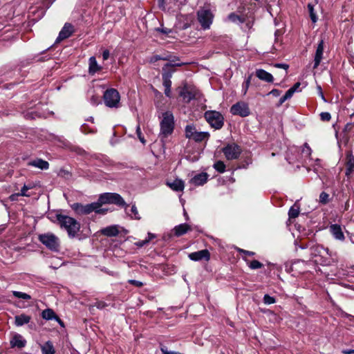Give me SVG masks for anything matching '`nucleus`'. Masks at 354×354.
Here are the masks:
<instances>
[{"mask_svg":"<svg viewBox=\"0 0 354 354\" xmlns=\"http://www.w3.org/2000/svg\"><path fill=\"white\" fill-rule=\"evenodd\" d=\"M342 353L344 354H354V349H344Z\"/></svg>","mask_w":354,"mask_h":354,"instance_id":"338daca9","label":"nucleus"},{"mask_svg":"<svg viewBox=\"0 0 354 354\" xmlns=\"http://www.w3.org/2000/svg\"><path fill=\"white\" fill-rule=\"evenodd\" d=\"M300 85L301 84L299 82H297L290 88L293 90L294 93L299 91Z\"/></svg>","mask_w":354,"mask_h":354,"instance_id":"052dcab7","label":"nucleus"},{"mask_svg":"<svg viewBox=\"0 0 354 354\" xmlns=\"http://www.w3.org/2000/svg\"><path fill=\"white\" fill-rule=\"evenodd\" d=\"M230 113L232 115H239L241 117H247L250 114L248 105L243 102H239L230 108Z\"/></svg>","mask_w":354,"mask_h":354,"instance_id":"f8f14e48","label":"nucleus"},{"mask_svg":"<svg viewBox=\"0 0 354 354\" xmlns=\"http://www.w3.org/2000/svg\"><path fill=\"white\" fill-rule=\"evenodd\" d=\"M317 90H318V94L321 97V98L323 100L324 102H326V100L324 95V93L322 92V87L320 86H317Z\"/></svg>","mask_w":354,"mask_h":354,"instance_id":"680f3d73","label":"nucleus"},{"mask_svg":"<svg viewBox=\"0 0 354 354\" xmlns=\"http://www.w3.org/2000/svg\"><path fill=\"white\" fill-rule=\"evenodd\" d=\"M227 19L233 23L243 24L244 22V19L234 12L230 13L227 16Z\"/></svg>","mask_w":354,"mask_h":354,"instance_id":"f704fd0d","label":"nucleus"},{"mask_svg":"<svg viewBox=\"0 0 354 354\" xmlns=\"http://www.w3.org/2000/svg\"><path fill=\"white\" fill-rule=\"evenodd\" d=\"M103 100L105 105L109 108H118L120 95L115 88H109L104 93Z\"/></svg>","mask_w":354,"mask_h":354,"instance_id":"0eeeda50","label":"nucleus"},{"mask_svg":"<svg viewBox=\"0 0 354 354\" xmlns=\"http://www.w3.org/2000/svg\"><path fill=\"white\" fill-rule=\"evenodd\" d=\"M174 117L171 111H166L162 113V120L160 122V134L164 138L171 135L174 129Z\"/></svg>","mask_w":354,"mask_h":354,"instance_id":"7ed1b4c3","label":"nucleus"},{"mask_svg":"<svg viewBox=\"0 0 354 354\" xmlns=\"http://www.w3.org/2000/svg\"><path fill=\"white\" fill-rule=\"evenodd\" d=\"M188 257L192 261H198L203 259H205L206 261H208L210 259V253L207 250L205 249L197 252H192L189 254Z\"/></svg>","mask_w":354,"mask_h":354,"instance_id":"4468645a","label":"nucleus"},{"mask_svg":"<svg viewBox=\"0 0 354 354\" xmlns=\"http://www.w3.org/2000/svg\"><path fill=\"white\" fill-rule=\"evenodd\" d=\"M10 344L11 348H22L26 345V340L23 337V336L19 333H15L10 341Z\"/></svg>","mask_w":354,"mask_h":354,"instance_id":"2eb2a0df","label":"nucleus"},{"mask_svg":"<svg viewBox=\"0 0 354 354\" xmlns=\"http://www.w3.org/2000/svg\"><path fill=\"white\" fill-rule=\"evenodd\" d=\"M319 115L321 120L324 122H328L331 119V115L328 112H322Z\"/></svg>","mask_w":354,"mask_h":354,"instance_id":"a18cd8bd","label":"nucleus"},{"mask_svg":"<svg viewBox=\"0 0 354 354\" xmlns=\"http://www.w3.org/2000/svg\"><path fill=\"white\" fill-rule=\"evenodd\" d=\"M286 100H288V99L286 98V97L285 95L282 96L279 101V103L277 104L278 106H280L281 105L283 104V103H284Z\"/></svg>","mask_w":354,"mask_h":354,"instance_id":"69168bd1","label":"nucleus"},{"mask_svg":"<svg viewBox=\"0 0 354 354\" xmlns=\"http://www.w3.org/2000/svg\"><path fill=\"white\" fill-rule=\"evenodd\" d=\"M252 73L250 74L248 77H246V79L245 80L244 82L243 83V85H242V91H243V95H245L248 90V88L250 85V83H251V80H252Z\"/></svg>","mask_w":354,"mask_h":354,"instance_id":"e433bc0d","label":"nucleus"},{"mask_svg":"<svg viewBox=\"0 0 354 354\" xmlns=\"http://www.w3.org/2000/svg\"><path fill=\"white\" fill-rule=\"evenodd\" d=\"M238 252L240 254H243L244 255H248V256H254L255 254V253L254 252L245 250L241 249V248L238 249Z\"/></svg>","mask_w":354,"mask_h":354,"instance_id":"8fccbe9b","label":"nucleus"},{"mask_svg":"<svg viewBox=\"0 0 354 354\" xmlns=\"http://www.w3.org/2000/svg\"><path fill=\"white\" fill-rule=\"evenodd\" d=\"M94 306L95 307H97L98 309H102L104 307H106L107 305L105 302L99 301L95 302Z\"/></svg>","mask_w":354,"mask_h":354,"instance_id":"864d4df0","label":"nucleus"},{"mask_svg":"<svg viewBox=\"0 0 354 354\" xmlns=\"http://www.w3.org/2000/svg\"><path fill=\"white\" fill-rule=\"evenodd\" d=\"M308 9L310 14V19L313 23H315L317 20V17L316 16V14L314 11V6L311 3L308 4Z\"/></svg>","mask_w":354,"mask_h":354,"instance_id":"ea45409f","label":"nucleus"},{"mask_svg":"<svg viewBox=\"0 0 354 354\" xmlns=\"http://www.w3.org/2000/svg\"><path fill=\"white\" fill-rule=\"evenodd\" d=\"M101 69L102 66L98 65L95 57L94 56L91 57L88 59V73L91 75H94Z\"/></svg>","mask_w":354,"mask_h":354,"instance_id":"393cba45","label":"nucleus"},{"mask_svg":"<svg viewBox=\"0 0 354 354\" xmlns=\"http://www.w3.org/2000/svg\"><path fill=\"white\" fill-rule=\"evenodd\" d=\"M131 214H129V216L136 220H140V216L139 215L138 209L135 205H133L131 208Z\"/></svg>","mask_w":354,"mask_h":354,"instance_id":"a19ab883","label":"nucleus"},{"mask_svg":"<svg viewBox=\"0 0 354 354\" xmlns=\"http://www.w3.org/2000/svg\"><path fill=\"white\" fill-rule=\"evenodd\" d=\"M41 317L46 320H57L60 325H63V322L57 316L55 313L50 308L45 309L41 313Z\"/></svg>","mask_w":354,"mask_h":354,"instance_id":"412c9836","label":"nucleus"},{"mask_svg":"<svg viewBox=\"0 0 354 354\" xmlns=\"http://www.w3.org/2000/svg\"><path fill=\"white\" fill-rule=\"evenodd\" d=\"M98 202L100 203V208H102V205L106 203L115 204L118 206L124 207L126 209L128 207L122 197L117 193H104L101 194Z\"/></svg>","mask_w":354,"mask_h":354,"instance_id":"20e7f679","label":"nucleus"},{"mask_svg":"<svg viewBox=\"0 0 354 354\" xmlns=\"http://www.w3.org/2000/svg\"><path fill=\"white\" fill-rule=\"evenodd\" d=\"M286 100H288V99L286 98V97L285 95L282 96L279 101V103L277 104L278 106H280L281 105L283 104V103H284Z\"/></svg>","mask_w":354,"mask_h":354,"instance_id":"0e129e2a","label":"nucleus"},{"mask_svg":"<svg viewBox=\"0 0 354 354\" xmlns=\"http://www.w3.org/2000/svg\"><path fill=\"white\" fill-rule=\"evenodd\" d=\"M294 93H295L293 92V90H292L291 88H289V89L286 92V93H285V95H284L286 97V98H287L288 100H289V99H290V98L292 97V95H293V94H294Z\"/></svg>","mask_w":354,"mask_h":354,"instance_id":"bf43d9fd","label":"nucleus"},{"mask_svg":"<svg viewBox=\"0 0 354 354\" xmlns=\"http://www.w3.org/2000/svg\"><path fill=\"white\" fill-rule=\"evenodd\" d=\"M256 76L262 81H264L268 83H272L274 81V77L272 75L266 71L259 68L255 71Z\"/></svg>","mask_w":354,"mask_h":354,"instance_id":"6ab92c4d","label":"nucleus"},{"mask_svg":"<svg viewBox=\"0 0 354 354\" xmlns=\"http://www.w3.org/2000/svg\"><path fill=\"white\" fill-rule=\"evenodd\" d=\"M110 53L109 50H104L102 53V58L104 60H107L109 58Z\"/></svg>","mask_w":354,"mask_h":354,"instance_id":"e2e57ef3","label":"nucleus"},{"mask_svg":"<svg viewBox=\"0 0 354 354\" xmlns=\"http://www.w3.org/2000/svg\"><path fill=\"white\" fill-rule=\"evenodd\" d=\"M274 66L276 68H283L286 71L288 70V68H289V66L288 64H279V63H277V64H275Z\"/></svg>","mask_w":354,"mask_h":354,"instance_id":"13d9d810","label":"nucleus"},{"mask_svg":"<svg viewBox=\"0 0 354 354\" xmlns=\"http://www.w3.org/2000/svg\"><path fill=\"white\" fill-rule=\"evenodd\" d=\"M346 159L345 174L348 178L354 173V157L352 154H348Z\"/></svg>","mask_w":354,"mask_h":354,"instance_id":"bb28decb","label":"nucleus"},{"mask_svg":"<svg viewBox=\"0 0 354 354\" xmlns=\"http://www.w3.org/2000/svg\"><path fill=\"white\" fill-rule=\"evenodd\" d=\"M31 187L24 185L21 189V192L17 194V196H29L26 192L30 189Z\"/></svg>","mask_w":354,"mask_h":354,"instance_id":"de8ad7c7","label":"nucleus"},{"mask_svg":"<svg viewBox=\"0 0 354 354\" xmlns=\"http://www.w3.org/2000/svg\"><path fill=\"white\" fill-rule=\"evenodd\" d=\"M301 153L306 156H309L311 154V149L307 143L304 145Z\"/></svg>","mask_w":354,"mask_h":354,"instance_id":"c03bdc74","label":"nucleus"},{"mask_svg":"<svg viewBox=\"0 0 354 354\" xmlns=\"http://www.w3.org/2000/svg\"><path fill=\"white\" fill-rule=\"evenodd\" d=\"M281 93V91L274 88L270 93H268L267 95H272L274 97H278L280 95Z\"/></svg>","mask_w":354,"mask_h":354,"instance_id":"4d7b16f0","label":"nucleus"},{"mask_svg":"<svg viewBox=\"0 0 354 354\" xmlns=\"http://www.w3.org/2000/svg\"><path fill=\"white\" fill-rule=\"evenodd\" d=\"M136 133L138 135V137L140 140V141L142 143V144H145L146 143V140L144 138V136H142V132H141V129H140V125H138L137 127H136Z\"/></svg>","mask_w":354,"mask_h":354,"instance_id":"49530a36","label":"nucleus"},{"mask_svg":"<svg viewBox=\"0 0 354 354\" xmlns=\"http://www.w3.org/2000/svg\"><path fill=\"white\" fill-rule=\"evenodd\" d=\"M158 6L165 11L174 10L176 8V0H159Z\"/></svg>","mask_w":354,"mask_h":354,"instance_id":"5701e85b","label":"nucleus"},{"mask_svg":"<svg viewBox=\"0 0 354 354\" xmlns=\"http://www.w3.org/2000/svg\"><path fill=\"white\" fill-rule=\"evenodd\" d=\"M185 135L187 138L193 140L196 142L207 140L209 138L208 132L197 131L195 126L193 124H188L185 127Z\"/></svg>","mask_w":354,"mask_h":354,"instance_id":"39448f33","label":"nucleus"},{"mask_svg":"<svg viewBox=\"0 0 354 354\" xmlns=\"http://www.w3.org/2000/svg\"><path fill=\"white\" fill-rule=\"evenodd\" d=\"M177 61H179V58L178 57H174L169 63H167L164 65L162 69V78L171 79L173 73L175 71L173 68L174 66H181L185 64V63L177 62Z\"/></svg>","mask_w":354,"mask_h":354,"instance_id":"9d476101","label":"nucleus"},{"mask_svg":"<svg viewBox=\"0 0 354 354\" xmlns=\"http://www.w3.org/2000/svg\"><path fill=\"white\" fill-rule=\"evenodd\" d=\"M329 231L336 240L341 241H344L345 236L341 225L338 224H332L329 227Z\"/></svg>","mask_w":354,"mask_h":354,"instance_id":"f3484780","label":"nucleus"},{"mask_svg":"<svg viewBox=\"0 0 354 354\" xmlns=\"http://www.w3.org/2000/svg\"><path fill=\"white\" fill-rule=\"evenodd\" d=\"M214 168L219 173H223L225 171V165L223 161L218 160L214 164Z\"/></svg>","mask_w":354,"mask_h":354,"instance_id":"58836bf2","label":"nucleus"},{"mask_svg":"<svg viewBox=\"0 0 354 354\" xmlns=\"http://www.w3.org/2000/svg\"><path fill=\"white\" fill-rule=\"evenodd\" d=\"M73 32V26L68 23H66L59 33L56 42H59L68 38Z\"/></svg>","mask_w":354,"mask_h":354,"instance_id":"dca6fc26","label":"nucleus"},{"mask_svg":"<svg viewBox=\"0 0 354 354\" xmlns=\"http://www.w3.org/2000/svg\"><path fill=\"white\" fill-rule=\"evenodd\" d=\"M162 84L165 87L164 93L166 96H171V79L169 78H162Z\"/></svg>","mask_w":354,"mask_h":354,"instance_id":"473e14b6","label":"nucleus"},{"mask_svg":"<svg viewBox=\"0 0 354 354\" xmlns=\"http://www.w3.org/2000/svg\"><path fill=\"white\" fill-rule=\"evenodd\" d=\"M101 233L106 236H116L119 234L118 225H113L101 230Z\"/></svg>","mask_w":354,"mask_h":354,"instance_id":"a878e982","label":"nucleus"},{"mask_svg":"<svg viewBox=\"0 0 354 354\" xmlns=\"http://www.w3.org/2000/svg\"><path fill=\"white\" fill-rule=\"evenodd\" d=\"M222 151L229 160L238 159L242 151L241 147L235 143L227 145Z\"/></svg>","mask_w":354,"mask_h":354,"instance_id":"9b49d317","label":"nucleus"},{"mask_svg":"<svg viewBox=\"0 0 354 354\" xmlns=\"http://www.w3.org/2000/svg\"><path fill=\"white\" fill-rule=\"evenodd\" d=\"M12 295L17 298L22 299L24 300H29L31 299V297L30 295L25 293V292H19V291L14 290V291H12Z\"/></svg>","mask_w":354,"mask_h":354,"instance_id":"4c0bfd02","label":"nucleus"},{"mask_svg":"<svg viewBox=\"0 0 354 354\" xmlns=\"http://www.w3.org/2000/svg\"><path fill=\"white\" fill-rule=\"evenodd\" d=\"M157 31L160 32L161 33L165 35H169L172 32L171 29L167 28H158Z\"/></svg>","mask_w":354,"mask_h":354,"instance_id":"3c124183","label":"nucleus"},{"mask_svg":"<svg viewBox=\"0 0 354 354\" xmlns=\"http://www.w3.org/2000/svg\"><path fill=\"white\" fill-rule=\"evenodd\" d=\"M154 238H156V235L154 234L149 232L148 237L147 239H145V240H149V242L151 240H152Z\"/></svg>","mask_w":354,"mask_h":354,"instance_id":"774afa93","label":"nucleus"},{"mask_svg":"<svg viewBox=\"0 0 354 354\" xmlns=\"http://www.w3.org/2000/svg\"><path fill=\"white\" fill-rule=\"evenodd\" d=\"M299 214V207L295 204L292 206L288 211V216L290 218H297Z\"/></svg>","mask_w":354,"mask_h":354,"instance_id":"c9c22d12","label":"nucleus"},{"mask_svg":"<svg viewBox=\"0 0 354 354\" xmlns=\"http://www.w3.org/2000/svg\"><path fill=\"white\" fill-rule=\"evenodd\" d=\"M40 347L42 354H55V353L53 344L50 341H47Z\"/></svg>","mask_w":354,"mask_h":354,"instance_id":"7c9ffc66","label":"nucleus"},{"mask_svg":"<svg viewBox=\"0 0 354 354\" xmlns=\"http://www.w3.org/2000/svg\"><path fill=\"white\" fill-rule=\"evenodd\" d=\"M263 303L266 305H270V304H274L276 302V299L274 297H272L268 294H266L264 296H263Z\"/></svg>","mask_w":354,"mask_h":354,"instance_id":"37998d69","label":"nucleus"},{"mask_svg":"<svg viewBox=\"0 0 354 354\" xmlns=\"http://www.w3.org/2000/svg\"><path fill=\"white\" fill-rule=\"evenodd\" d=\"M173 59L170 55H156L152 56L150 59V63H155L157 61L159 60H165V61H170Z\"/></svg>","mask_w":354,"mask_h":354,"instance_id":"72a5a7b5","label":"nucleus"},{"mask_svg":"<svg viewBox=\"0 0 354 354\" xmlns=\"http://www.w3.org/2000/svg\"><path fill=\"white\" fill-rule=\"evenodd\" d=\"M39 241L48 249L58 251L59 247V239L53 233H45L38 236Z\"/></svg>","mask_w":354,"mask_h":354,"instance_id":"6e6552de","label":"nucleus"},{"mask_svg":"<svg viewBox=\"0 0 354 354\" xmlns=\"http://www.w3.org/2000/svg\"><path fill=\"white\" fill-rule=\"evenodd\" d=\"M204 117L209 124L215 129H221L224 124V118L218 111H207Z\"/></svg>","mask_w":354,"mask_h":354,"instance_id":"423d86ee","label":"nucleus"},{"mask_svg":"<svg viewBox=\"0 0 354 354\" xmlns=\"http://www.w3.org/2000/svg\"><path fill=\"white\" fill-rule=\"evenodd\" d=\"M28 165L39 168L41 170H47L49 168V163L41 158H37L28 162Z\"/></svg>","mask_w":354,"mask_h":354,"instance_id":"4be33fe9","label":"nucleus"},{"mask_svg":"<svg viewBox=\"0 0 354 354\" xmlns=\"http://www.w3.org/2000/svg\"><path fill=\"white\" fill-rule=\"evenodd\" d=\"M90 102L93 105H97L99 103V97L96 95H92L90 98Z\"/></svg>","mask_w":354,"mask_h":354,"instance_id":"603ef678","label":"nucleus"},{"mask_svg":"<svg viewBox=\"0 0 354 354\" xmlns=\"http://www.w3.org/2000/svg\"><path fill=\"white\" fill-rule=\"evenodd\" d=\"M198 20L204 30L209 29L212 23L214 15L209 9L202 8L198 11Z\"/></svg>","mask_w":354,"mask_h":354,"instance_id":"1a4fd4ad","label":"nucleus"},{"mask_svg":"<svg viewBox=\"0 0 354 354\" xmlns=\"http://www.w3.org/2000/svg\"><path fill=\"white\" fill-rule=\"evenodd\" d=\"M167 185L174 191L180 192L184 189L185 184L183 180L176 178L173 182H167Z\"/></svg>","mask_w":354,"mask_h":354,"instance_id":"cd10ccee","label":"nucleus"},{"mask_svg":"<svg viewBox=\"0 0 354 354\" xmlns=\"http://www.w3.org/2000/svg\"><path fill=\"white\" fill-rule=\"evenodd\" d=\"M196 93L197 91L194 88L185 84L180 88L179 95L185 102H189L196 97Z\"/></svg>","mask_w":354,"mask_h":354,"instance_id":"ddd939ff","label":"nucleus"},{"mask_svg":"<svg viewBox=\"0 0 354 354\" xmlns=\"http://www.w3.org/2000/svg\"><path fill=\"white\" fill-rule=\"evenodd\" d=\"M128 283L138 288H141L144 286V283L142 281L135 279H129Z\"/></svg>","mask_w":354,"mask_h":354,"instance_id":"09e8293b","label":"nucleus"},{"mask_svg":"<svg viewBox=\"0 0 354 354\" xmlns=\"http://www.w3.org/2000/svg\"><path fill=\"white\" fill-rule=\"evenodd\" d=\"M208 175L207 173L202 172L195 175L191 180V183L196 186L204 185L207 180Z\"/></svg>","mask_w":354,"mask_h":354,"instance_id":"aec40b11","label":"nucleus"},{"mask_svg":"<svg viewBox=\"0 0 354 354\" xmlns=\"http://www.w3.org/2000/svg\"><path fill=\"white\" fill-rule=\"evenodd\" d=\"M329 201V195L325 192H322L319 195V203L325 205Z\"/></svg>","mask_w":354,"mask_h":354,"instance_id":"79ce46f5","label":"nucleus"},{"mask_svg":"<svg viewBox=\"0 0 354 354\" xmlns=\"http://www.w3.org/2000/svg\"><path fill=\"white\" fill-rule=\"evenodd\" d=\"M147 243H149V240L145 239V240L139 241L135 243V245L136 246H138V248H142L144 245H147Z\"/></svg>","mask_w":354,"mask_h":354,"instance_id":"6e6d98bb","label":"nucleus"},{"mask_svg":"<svg viewBox=\"0 0 354 354\" xmlns=\"http://www.w3.org/2000/svg\"><path fill=\"white\" fill-rule=\"evenodd\" d=\"M243 259L251 270H257L263 267V264L257 260L249 261L245 257H243Z\"/></svg>","mask_w":354,"mask_h":354,"instance_id":"2f4dec72","label":"nucleus"},{"mask_svg":"<svg viewBox=\"0 0 354 354\" xmlns=\"http://www.w3.org/2000/svg\"><path fill=\"white\" fill-rule=\"evenodd\" d=\"M353 127V123L348 122L345 125L343 131H344V132H350L352 130Z\"/></svg>","mask_w":354,"mask_h":354,"instance_id":"5fc2aeb1","label":"nucleus"},{"mask_svg":"<svg viewBox=\"0 0 354 354\" xmlns=\"http://www.w3.org/2000/svg\"><path fill=\"white\" fill-rule=\"evenodd\" d=\"M71 207L79 215H86L92 212H95L99 214H105L108 211L107 209L100 208V203H99L98 201L86 205L75 203L71 205Z\"/></svg>","mask_w":354,"mask_h":354,"instance_id":"f03ea898","label":"nucleus"},{"mask_svg":"<svg viewBox=\"0 0 354 354\" xmlns=\"http://www.w3.org/2000/svg\"><path fill=\"white\" fill-rule=\"evenodd\" d=\"M24 118L28 120H34L37 118L44 117V114L37 112L33 109H30L24 113Z\"/></svg>","mask_w":354,"mask_h":354,"instance_id":"c756f323","label":"nucleus"},{"mask_svg":"<svg viewBox=\"0 0 354 354\" xmlns=\"http://www.w3.org/2000/svg\"><path fill=\"white\" fill-rule=\"evenodd\" d=\"M192 228L190 225L186 223L180 224L178 225H176L174 227L173 231L176 236H180L185 234H186L187 232L191 231Z\"/></svg>","mask_w":354,"mask_h":354,"instance_id":"b1692460","label":"nucleus"},{"mask_svg":"<svg viewBox=\"0 0 354 354\" xmlns=\"http://www.w3.org/2000/svg\"><path fill=\"white\" fill-rule=\"evenodd\" d=\"M57 221L61 228L67 231L69 237H75L80 230V223L74 218L68 216L57 214Z\"/></svg>","mask_w":354,"mask_h":354,"instance_id":"f257e3e1","label":"nucleus"},{"mask_svg":"<svg viewBox=\"0 0 354 354\" xmlns=\"http://www.w3.org/2000/svg\"><path fill=\"white\" fill-rule=\"evenodd\" d=\"M324 53V41L321 40L317 45L315 59H314V66L313 68H316L320 64V62L322 59Z\"/></svg>","mask_w":354,"mask_h":354,"instance_id":"a211bd4d","label":"nucleus"},{"mask_svg":"<svg viewBox=\"0 0 354 354\" xmlns=\"http://www.w3.org/2000/svg\"><path fill=\"white\" fill-rule=\"evenodd\" d=\"M31 317L25 314H21L15 317V324L17 326H21L30 322Z\"/></svg>","mask_w":354,"mask_h":354,"instance_id":"c85d7f7f","label":"nucleus"}]
</instances>
